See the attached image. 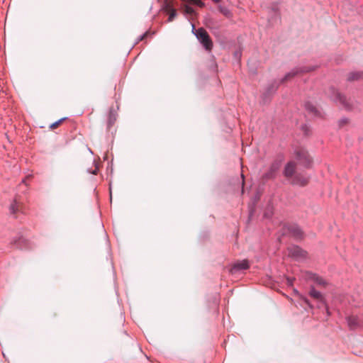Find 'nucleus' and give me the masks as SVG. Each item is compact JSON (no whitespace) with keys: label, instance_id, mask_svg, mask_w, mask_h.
Wrapping results in <instances>:
<instances>
[{"label":"nucleus","instance_id":"nucleus-1","mask_svg":"<svg viewBox=\"0 0 363 363\" xmlns=\"http://www.w3.org/2000/svg\"><path fill=\"white\" fill-rule=\"evenodd\" d=\"M296 163L294 161L289 162L284 169L283 174L292 184L305 186L308 183V178L300 174H295Z\"/></svg>","mask_w":363,"mask_h":363},{"label":"nucleus","instance_id":"nucleus-2","mask_svg":"<svg viewBox=\"0 0 363 363\" xmlns=\"http://www.w3.org/2000/svg\"><path fill=\"white\" fill-rule=\"evenodd\" d=\"M192 32L206 50L210 51L212 49L213 43L204 28H199V29H195L194 26L192 24Z\"/></svg>","mask_w":363,"mask_h":363},{"label":"nucleus","instance_id":"nucleus-3","mask_svg":"<svg viewBox=\"0 0 363 363\" xmlns=\"http://www.w3.org/2000/svg\"><path fill=\"white\" fill-rule=\"evenodd\" d=\"M295 158L299 164L303 165L304 167L309 168L311 167L312 160L305 149L301 148L296 150L295 151Z\"/></svg>","mask_w":363,"mask_h":363},{"label":"nucleus","instance_id":"nucleus-4","mask_svg":"<svg viewBox=\"0 0 363 363\" xmlns=\"http://www.w3.org/2000/svg\"><path fill=\"white\" fill-rule=\"evenodd\" d=\"M318 67L317 66H311V67H298L293 69L291 72L287 73L284 78L282 79L281 82H284L292 77H294L298 74L306 73L308 72H311L315 70Z\"/></svg>","mask_w":363,"mask_h":363},{"label":"nucleus","instance_id":"nucleus-5","mask_svg":"<svg viewBox=\"0 0 363 363\" xmlns=\"http://www.w3.org/2000/svg\"><path fill=\"white\" fill-rule=\"evenodd\" d=\"M281 163V160H277L274 161L269 168V170L263 175L264 179H270L275 177L277 172L279 170Z\"/></svg>","mask_w":363,"mask_h":363},{"label":"nucleus","instance_id":"nucleus-6","mask_svg":"<svg viewBox=\"0 0 363 363\" xmlns=\"http://www.w3.org/2000/svg\"><path fill=\"white\" fill-rule=\"evenodd\" d=\"M286 232L296 240H301L303 238V233L299 226L292 224L286 226Z\"/></svg>","mask_w":363,"mask_h":363},{"label":"nucleus","instance_id":"nucleus-7","mask_svg":"<svg viewBox=\"0 0 363 363\" xmlns=\"http://www.w3.org/2000/svg\"><path fill=\"white\" fill-rule=\"evenodd\" d=\"M332 91L334 94V96H333V99L335 101L339 102L340 104H342L345 108H346L347 109L350 108V106L345 96L342 95L340 93H339L335 89H332Z\"/></svg>","mask_w":363,"mask_h":363},{"label":"nucleus","instance_id":"nucleus-8","mask_svg":"<svg viewBox=\"0 0 363 363\" xmlns=\"http://www.w3.org/2000/svg\"><path fill=\"white\" fill-rule=\"evenodd\" d=\"M248 267H249L248 261L246 259H243L241 261L236 262L231 267L230 272L235 273L240 270L247 269H248Z\"/></svg>","mask_w":363,"mask_h":363},{"label":"nucleus","instance_id":"nucleus-9","mask_svg":"<svg viewBox=\"0 0 363 363\" xmlns=\"http://www.w3.org/2000/svg\"><path fill=\"white\" fill-rule=\"evenodd\" d=\"M347 323L350 329H355L362 325V320L358 316L352 315L347 318Z\"/></svg>","mask_w":363,"mask_h":363},{"label":"nucleus","instance_id":"nucleus-10","mask_svg":"<svg viewBox=\"0 0 363 363\" xmlns=\"http://www.w3.org/2000/svg\"><path fill=\"white\" fill-rule=\"evenodd\" d=\"M289 254L296 258L305 257L306 252L298 246H293L289 248Z\"/></svg>","mask_w":363,"mask_h":363},{"label":"nucleus","instance_id":"nucleus-11","mask_svg":"<svg viewBox=\"0 0 363 363\" xmlns=\"http://www.w3.org/2000/svg\"><path fill=\"white\" fill-rule=\"evenodd\" d=\"M360 79H363V72H350L347 77L348 81H354Z\"/></svg>","mask_w":363,"mask_h":363},{"label":"nucleus","instance_id":"nucleus-12","mask_svg":"<svg viewBox=\"0 0 363 363\" xmlns=\"http://www.w3.org/2000/svg\"><path fill=\"white\" fill-rule=\"evenodd\" d=\"M309 294L311 296H312L313 298H314L317 300H320V301L323 300L322 294L320 291L315 290L313 287L311 289Z\"/></svg>","mask_w":363,"mask_h":363},{"label":"nucleus","instance_id":"nucleus-13","mask_svg":"<svg viewBox=\"0 0 363 363\" xmlns=\"http://www.w3.org/2000/svg\"><path fill=\"white\" fill-rule=\"evenodd\" d=\"M218 10L223 15H224L227 18H230L232 16L231 11L225 6L219 5Z\"/></svg>","mask_w":363,"mask_h":363},{"label":"nucleus","instance_id":"nucleus-14","mask_svg":"<svg viewBox=\"0 0 363 363\" xmlns=\"http://www.w3.org/2000/svg\"><path fill=\"white\" fill-rule=\"evenodd\" d=\"M305 108L308 112L313 113L315 115H318V111H317L315 106L312 104L311 102H306L305 104Z\"/></svg>","mask_w":363,"mask_h":363},{"label":"nucleus","instance_id":"nucleus-15","mask_svg":"<svg viewBox=\"0 0 363 363\" xmlns=\"http://www.w3.org/2000/svg\"><path fill=\"white\" fill-rule=\"evenodd\" d=\"M311 278L318 285L324 286L326 284L325 281L322 277L316 274H313Z\"/></svg>","mask_w":363,"mask_h":363},{"label":"nucleus","instance_id":"nucleus-16","mask_svg":"<svg viewBox=\"0 0 363 363\" xmlns=\"http://www.w3.org/2000/svg\"><path fill=\"white\" fill-rule=\"evenodd\" d=\"M189 1H191L194 3V4L197 5L199 7L204 6V3L201 0H188ZM215 3H218L220 1V0H212Z\"/></svg>","mask_w":363,"mask_h":363},{"label":"nucleus","instance_id":"nucleus-17","mask_svg":"<svg viewBox=\"0 0 363 363\" xmlns=\"http://www.w3.org/2000/svg\"><path fill=\"white\" fill-rule=\"evenodd\" d=\"M177 11L176 9H173V8H170L169 9V18H168V21L169 22H171L174 20V18L177 16Z\"/></svg>","mask_w":363,"mask_h":363},{"label":"nucleus","instance_id":"nucleus-18","mask_svg":"<svg viewBox=\"0 0 363 363\" xmlns=\"http://www.w3.org/2000/svg\"><path fill=\"white\" fill-rule=\"evenodd\" d=\"M18 204L15 201L11 206H10V212L11 213H16L18 210Z\"/></svg>","mask_w":363,"mask_h":363},{"label":"nucleus","instance_id":"nucleus-19","mask_svg":"<svg viewBox=\"0 0 363 363\" xmlns=\"http://www.w3.org/2000/svg\"><path fill=\"white\" fill-rule=\"evenodd\" d=\"M65 119H66V118H60L57 121H56V122L53 123L52 124H51L50 128L51 129H53V128H56L57 125H59Z\"/></svg>","mask_w":363,"mask_h":363},{"label":"nucleus","instance_id":"nucleus-20","mask_svg":"<svg viewBox=\"0 0 363 363\" xmlns=\"http://www.w3.org/2000/svg\"><path fill=\"white\" fill-rule=\"evenodd\" d=\"M184 12L186 14H192L194 12V10L190 6L186 5V6H185V8H184Z\"/></svg>","mask_w":363,"mask_h":363},{"label":"nucleus","instance_id":"nucleus-21","mask_svg":"<svg viewBox=\"0 0 363 363\" xmlns=\"http://www.w3.org/2000/svg\"><path fill=\"white\" fill-rule=\"evenodd\" d=\"M147 33H145L141 35L140 36H139L138 41L143 40L145 38V37L147 35Z\"/></svg>","mask_w":363,"mask_h":363},{"label":"nucleus","instance_id":"nucleus-22","mask_svg":"<svg viewBox=\"0 0 363 363\" xmlns=\"http://www.w3.org/2000/svg\"><path fill=\"white\" fill-rule=\"evenodd\" d=\"M287 281H288V282H289V284H292L293 281H294V279H292V278H288V279H287Z\"/></svg>","mask_w":363,"mask_h":363},{"label":"nucleus","instance_id":"nucleus-23","mask_svg":"<svg viewBox=\"0 0 363 363\" xmlns=\"http://www.w3.org/2000/svg\"><path fill=\"white\" fill-rule=\"evenodd\" d=\"M340 123H347V119L346 118H343L340 121Z\"/></svg>","mask_w":363,"mask_h":363},{"label":"nucleus","instance_id":"nucleus-24","mask_svg":"<svg viewBox=\"0 0 363 363\" xmlns=\"http://www.w3.org/2000/svg\"><path fill=\"white\" fill-rule=\"evenodd\" d=\"M97 173V169H95L93 172H91V174H96Z\"/></svg>","mask_w":363,"mask_h":363},{"label":"nucleus","instance_id":"nucleus-25","mask_svg":"<svg viewBox=\"0 0 363 363\" xmlns=\"http://www.w3.org/2000/svg\"><path fill=\"white\" fill-rule=\"evenodd\" d=\"M242 193H243V191H244V189H243L244 181H242Z\"/></svg>","mask_w":363,"mask_h":363},{"label":"nucleus","instance_id":"nucleus-26","mask_svg":"<svg viewBox=\"0 0 363 363\" xmlns=\"http://www.w3.org/2000/svg\"><path fill=\"white\" fill-rule=\"evenodd\" d=\"M240 53L239 52H235V56H236V57H238V56H240Z\"/></svg>","mask_w":363,"mask_h":363},{"label":"nucleus","instance_id":"nucleus-27","mask_svg":"<svg viewBox=\"0 0 363 363\" xmlns=\"http://www.w3.org/2000/svg\"><path fill=\"white\" fill-rule=\"evenodd\" d=\"M304 301H305L307 304H309V303H308V299H307V298H304Z\"/></svg>","mask_w":363,"mask_h":363}]
</instances>
